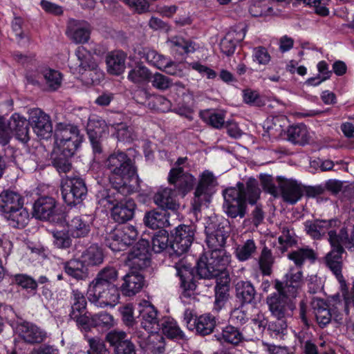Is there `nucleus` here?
<instances>
[{"label":"nucleus","instance_id":"nucleus-1","mask_svg":"<svg viewBox=\"0 0 354 354\" xmlns=\"http://www.w3.org/2000/svg\"><path fill=\"white\" fill-rule=\"evenodd\" d=\"M353 241L354 224L352 223L350 218L344 223L339 234L333 231L329 232L328 241L332 249L324 259L326 267L335 275L340 283L344 312L348 317L347 328L351 330H354V323L352 322L351 317L349 316V308L354 307V285L349 291L342 274V269L343 264L342 254L345 252L344 246L351 248Z\"/></svg>","mask_w":354,"mask_h":354},{"label":"nucleus","instance_id":"nucleus-2","mask_svg":"<svg viewBox=\"0 0 354 354\" xmlns=\"http://www.w3.org/2000/svg\"><path fill=\"white\" fill-rule=\"evenodd\" d=\"M167 181L174 194L184 198L196 186L192 202L194 211H200L203 205L207 206L211 201L214 188L217 182L213 173L205 170L196 178L184 168H171L168 174Z\"/></svg>","mask_w":354,"mask_h":354},{"label":"nucleus","instance_id":"nucleus-3","mask_svg":"<svg viewBox=\"0 0 354 354\" xmlns=\"http://www.w3.org/2000/svg\"><path fill=\"white\" fill-rule=\"evenodd\" d=\"M260 194L258 181L252 178L248 179L245 185L239 182L236 187L225 189L223 191V205L225 214L231 218L245 217L247 212V199L250 205H254L259 198Z\"/></svg>","mask_w":354,"mask_h":354},{"label":"nucleus","instance_id":"nucleus-4","mask_svg":"<svg viewBox=\"0 0 354 354\" xmlns=\"http://www.w3.org/2000/svg\"><path fill=\"white\" fill-rule=\"evenodd\" d=\"M111 185H133L140 188L135 161L121 151L111 153L104 162Z\"/></svg>","mask_w":354,"mask_h":354},{"label":"nucleus","instance_id":"nucleus-5","mask_svg":"<svg viewBox=\"0 0 354 354\" xmlns=\"http://www.w3.org/2000/svg\"><path fill=\"white\" fill-rule=\"evenodd\" d=\"M176 275L180 279V287L183 290L182 294L185 297L189 298L194 295L197 287L196 275L199 279H212L219 276L211 262L207 259V254L203 253L196 261L194 268L185 265H176Z\"/></svg>","mask_w":354,"mask_h":354},{"label":"nucleus","instance_id":"nucleus-6","mask_svg":"<svg viewBox=\"0 0 354 354\" xmlns=\"http://www.w3.org/2000/svg\"><path fill=\"white\" fill-rule=\"evenodd\" d=\"M103 250L97 244H91L78 258L62 263L64 272L77 281H86L89 277L88 267L99 266L104 262Z\"/></svg>","mask_w":354,"mask_h":354},{"label":"nucleus","instance_id":"nucleus-7","mask_svg":"<svg viewBox=\"0 0 354 354\" xmlns=\"http://www.w3.org/2000/svg\"><path fill=\"white\" fill-rule=\"evenodd\" d=\"M83 139L77 126L67 125L64 129L55 131L54 150L66 154V156H73Z\"/></svg>","mask_w":354,"mask_h":354},{"label":"nucleus","instance_id":"nucleus-8","mask_svg":"<svg viewBox=\"0 0 354 354\" xmlns=\"http://www.w3.org/2000/svg\"><path fill=\"white\" fill-rule=\"evenodd\" d=\"M87 296L88 300L97 306H113L119 301V288L117 286H109L93 279L88 285Z\"/></svg>","mask_w":354,"mask_h":354},{"label":"nucleus","instance_id":"nucleus-9","mask_svg":"<svg viewBox=\"0 0 354 354\" xmlns=\"http://www.w3.org/2000/svg\"><path fill=\"white\" fill-rule=\"evenodd\" d=\"M138 236V232L134 226L126 225L115 227L107 232L103 243L113 252H120L131 245Z\"/></svg>","mask_w":354,"mask_h":354},{"label":"nucleus","instance_id":"nucleus-10","mask_svg":"<svg viewBox=\"0 0 354 354\" xmlns=\"http://www.w3.org/2000/svg\"><path fill=\"white\" fill-rule=\"evenodd\" d=\"M88 192L85 180L80 176L68 177L61 186V194L64 202L68 206L81 203Z\"/></svg>","mask_w":354,"mask_h":354},{"label":"nucleus","instance_id":"nucleus-11","mask_svg":"<svg viewBox=\"0 0 354 354\" xmlns=\"http://www.w3.org/2000/svg\"><path fill=\"white\" fill-rule=\"evenodd\" d=\"M109 189H104L100 191L97 197L98 203L105 207H109V205L115 207L119 204L132 193L137 192L140 189L133 185H111Z\"/></svg>","mask_w":354,"mask_h":354},{"label":"nucleus","instance_id":"nucleus-12","mask_svg":"<svg viewBox=\"0 0 354 354\" xmlns=\"http://www.w3.org/2000/svg\"><path fill=\"white\" fill-rule=\"evenodd\" d=\"M195 227L191 225H180L171 232L169 248L176 256L187 252L194 239Z\"/></svg>","mask_w":354,"mask_h":354},{"label":"nucleus","instance_id":"nucleus-13","mask_svg":"<svg viewBox=\"0 0 354 354\" xmlns=\"http://www.w3.org/2000/svg\"><path fill=\"white\" fill-rule=\"evenodd\" d=\"M266 304L273 317H292L296 309L292 299L277 290L266 297Z\"/></svg>","mask_w":354,"mask_h":354},{"label":"nucleus","instance_id":"nucleus-14","mask_svg":"<svg viewBox=\"0 0 354 354\" xmlns=\"http://www.w3.org/2000/svg\"><path fill=\"white\" fill-rule=\"evenodd\" d=\"M75 55L76 62L71 59L68 60V66L74 74H84L89 73V75L94 73L100 76V68L91 54L83 46L77 48Z\"/></svg>","mask_w":354,"mask_h":354},{"label":"nucleus","instance_id":"nucleus-15","mask_svg":"<svg viewBox=\"0 0 354 354\" xmlns=\"http://www.w3.org/2000/svg\"><path fill=\"white\" fill-rule=\"evenodd\" d=\"M56 200L50 196H42L37 199L32 207V215L41 221L58 223L62 221V215L58 213Z\"/></svg>","mask_w":354,"mask_h":354},{"label":"nucleus","instance_id":"nucleus-16","mask_svg":"<svg viewBox=\"0 0 354 354\" xmlns=\"http://www.w3.org/2000/svg\"><path fill=\"white\" fill-rule=\"evenodd\" d=\"M149 241L141 239L128 254L127 260L131 270H142L150 266L151 253Z\"/></svg>","mask_w":354,"mask_h":354},{"label":"nucleus","instance_id":"nucleus-17","mask_svg":"<svg viewBox=\"0 0 354 354\" xmlns=\"http://www.w3.org/2000/svg\"><path fill=\"white\" fill-rule=\"evenodd\" d=\"M16 332L21 339L30 345L41 344L48 338L44 329L26 320L17 322Z\"/></svg>","mask_w":354,"mask_h":354},{"label":"nucleus","instance_id":"nucleus-18","mask_svg":"<svg viewBox=\"0 0 354 354\" xmlns=\"http://www.w3.org/2000/svg\"><path fill=\"white\" fill-rule=\"evenodd\" d=\"M303 283V272L300 270L295 272L294 269H290L284 275L283 281H274V287L276 290L294 299L297 296Z\"/></svg>","mask_w":354,"mask_h":354},{"label":"nucleus","instance_id":"nucleus-19","mask_svg":"<svg viewBox=\"0 0 354 354\" xmlns=\"http://www.w3.org/2000/svg\"><path fill=\"white\" fill-rule=\"evenodd\" d=\"M105 339L113 348L114 354H136V344L123 330H111L106 335Z\"/></svg>","mask_w":354,"mask_h":354},{"label":"nucleus","instance_id":"nucleus-20","mask_svg":"<svg viewBox=\"0 0 354 354\" xmlns=\"http://www.w3.org/2000/svg\"><path fill=\"white\" fill-rule=\"evenodd\" d=\"M71 304L70 318L75 321L77 325L82 328L88 327V317L91 313L86 309L87 301L84 294L79 290H73Z\"/></svg>","mask_w":354,"mask_h":354},{"label":"nucleus","instance_id":"nucleus-21","mask_svg":"<svg viewBox=\"0 0 354 354\" xmlns=\"http://www.w3.org/2000/svg\"><path fill=\"white\" fill-rule=\"evenodd\" d=\"M29 124L33 131L38 137L42 139H48L51 137L53 133L52 123L50 117L40 109H35L30 111Z\"/></svg>","mask_w":354,"mask_h":354},{"label":"nucleus","instance_id":"nucleus-22","mask_svg":"<svg viewBox=\"0 0 354 354\" xmlns=\"http://www.w3.org/2000/svg\"><path fill=\"white\" fill-rule=\"evenodd\" d=\"M277 180L284 202L293 205L304 195V185L292 178L277 176Z\"/></svg>","mask_w":354,"mask_h":354},{"label":"nucleus","instance_id":"nucleus-23","mask_svg":"<svg viewBox=\"0 0 354 354\" xmlns=\"http://www.w3.org/2000/svg\"><path fill=\"white\" fill-rule=\"evenodd\" d=\"M206 243L210 250L225 249L228 232L222 223H210L205 227Z\"/></svg>","mask_w":354,"mask_h":354},{"label":"nucleus","instance_id":"nucleus-24","mask_svg":"<svg viewBox=\"0 0 354 354\" xmlns=\"http://www.w3.org/2000/svg\"><path fill=\"white\" fill-rule=\"evenodd\" d=\"M140 326L149 333H156L160 331V321L158 319V311L149 302L145 301L140 304L139 310Z\"/></svg>","mask_w":354,"mask_h":354},{"label":"nucleus","instance_id":"nucleus-25","mask_svg":"<svg viewBox=\"0 0 354 354\" xmlns=\"http://www.w3.org/2000/svg\"><path fill=\"white\" fill-rule=\"evenodd\" d=\"M255 337L256 333L249 325L245 326L241 330L232 325H227L222 330L223 341L235 346L243 341L253 340Z\"/></svg>","mask_w":354,"mask_h":354},{"label":"nucleus","instance_id":"nucleus-26","mask_svg":"<svg viewBox=\"0 0 354 354\" xmlns=\"http://www.w3.org/2000/svg\"><path fill=\"white\" fill-rule=\"evenodd\" d=\"M93 220L92 216L86 214L76 216L68 220L66 226L71 236L74 239L87 237L91 232Z\"/></svg>","mask_w":354,"mask_h":354},{"label":"nucleus","instance_id":"nucleus-27","mask_svg":"<svg viewBox=\"0 0 354 354\" xmlns=\"http://www.w3.org/2000/svg\"><path fill=\"white\" fill-rule=\"evenodd\" d=\"M122 283L119 288L124 296L132 297L139 292L145 286L144 276L138 271L131 270L122 277Z\"/></svg>","mask_w":354,"mask_h":354},{"label":"nucleus","instance_id":"nucleus-28","mask_svg":"<svg viewBox=\"0 0 354 354\" xmlns=\"http://www.w3.org/2000/svg\"><path fill=\"white\" fill-rule=\"evenodd\" d=\"M341 221L337 218L330 220H315L313 222L307 221L305 224L307 233L316 239H320L325 234L333 231L340 226Z\"/></svg>","mask_w":354,"mask_h":354},{"label":"nucleus","instance_id":"nucleus-29","mask_svg":"<svg viewBox=\"0 0 354 354\" xmlns=\"http://www.w3.org/2000/svg\"><path fill=\"white\" fill-rule=\"evenodd\" d=\"M247 26L236 28L229 30L220 41V49L227 56L234 54L237 44L243 40Z\"/></svg>","mask_w":354,"mask_h":354},{"label":"nucleus","instance_id":"nucleus-30","mask_svg":"<svg viewBox=\"0 0 354 354\" xmlns=\"http://www.w3.org/2000/svg\"><path fill=\"white\" fill-rule=\"evenodd\" d=\"M235 296L241 307L245 305L257 304V292L250 281L240 280L235 284Z\"/></svg>","mask_w":354,"mask_h":354},{"label":"nucleus","instance_id":"nucleus-31","mask_svg":"<svg viewBox=\"0 0 354 354\" xmlns=\"http://www.w3.org/2000/svg\"><path fill=\"white\" fill-rule=\"evenodd\" d=\"M136 204L133 199L127 198L123 201L112 207L111 217L118 223H125L133 218Z\"/></svg>","mask_w":354,"mask_h":354},{"label":"nucleus","instance_id":"nucleus-32","mask_svg":"<svg viewBox=\"0 0 354 354\" xmlns=\"http://www.w3.org/2000/svg\"><path fill=\"white\" fill-rule=\"evenodd\" d=\"M176 196L177 195L174 194L171 187H166L160 189L154 194L153 201L158 207L165 212L167 210L176 211L179 205L176 203Z\"/></svg>","mask_w":354,"mask_h":354},{"label":"nucleus","instance_id":"nucleus-33","mask_svg":"<svg viewBox=\"0 0 354 354\" xmlns=\"http://www.w3.org/2000/svg\"><path fill=\"white\" fill-rule=\"evenodd\" d=\"M11 133H14L16 138L22 142H27L30 140L29 121L19 114H13L8 120Z\"/></svg>","mask_w":354,"mask_h":354},{"label":"nucleus","instance_id":"nucleus-34","mask_svg":"<svg viewBox=\"0 0 354 354\" xmlns=\"http://www.w3.org/2000/svg\"><path fill=\"white\" fill-rule=\"evenodd\" d=\"M311 306L317 324L322 328H325L332 319L331 310L328 304L324 299L313 298Z\"/></svg>","mask_w":354,"mask_h":354},{"label":"nucleus","instance_id":"nucleus-35","mask_svg":"<svg viewBox=\"0 0 354 354\" xmlns=\"http://www.w3.org/2000/svg\"><path fill=\"white\" fill-rule=\"evenodd\" d=\"M24 206V197L18 192L7 189L0 194V211L3 214Z\"/></svg>","mask_w":354,"mask_h":354},{"label":"nucleus","instance_id":"nucleus-36","mask_svg":"<svg viewBox=\"0 0 354 354\" xmlns=\"http://www.w3.org/2000/svg\"><path fill=\"white\" fill-rule=\"evenodd\" d=\"M127 55L120 50L112 51L106 56L107 71L111 75H120L125 69Z\"/></svg>","mask_w":354,"mask_h":354},{"label":"nucleus","instance_id":"nucleus-37","mask_svg":"<svg viewBox=\"0 0 354 354\" xmlns=\"http://www.w3.org/2000/svg\"><path fill=\"white\" fill-rule=\"evenodd\" d=\"M142 222L146 227L152 230L163 229L165 223L168 222L166 212L156 208L147 210L145 212Z\"/></svg>","mask_w":354,"mask_h":354},{"label":"nucleus","instance_id":"nucleus-38","mask_svg":"<svg viewBox=\"0 0 354 354\" xmlns=\"http://www.w3.org/2000/svg\"><path fill=\"white\" fill-rule=\"evenodd\" d=\"M288 140L295 145L304 146L310 141L307 127L304 124L292 125L287 130Z\"/></svg>","mask_w":354,"mask_h":354},{"label":"nucleus","instance_id":"nucleus-39","mask_svg":"<svg viewBox=\"0 0 354 354\" xmlns=\"http://www.w3.org/2000/svg\"><path fill=\"white\" fill-rule=\"evenodd\" d=\"M207 259L211 262L218 275L223 273L230 262L231 256L225 249L212 250L207 254Z\"/></svg>","mask_w":354,"mask_h":354},{"label":"nucleus","instance_id":"nucleus-40","mask_svg":"<svg viewBox=\"0 0 354 354\" xmlns=\"http://www.w3.org/2000/svg\"><path fill=\"white\" fill-rule=\"evenodd\" d=\"M160 330L169 339L184 340L185 335L178 326L176 322L171 317H164L160 320Z\"/></svg>","mask_w":354,"mask_h":354},{"label":"nucleus","instance_id":"nucleus-41","mask_svg":"<svg viewBox=\"0 0 354 354\" xmlns=\"http://www.w3.org/2000/svg\"><path fill=\"white\" fill-rule=\"evenodd\" d=\"M66 34L76 44L86 43L90 38L88 28L81 26L73 19L68 23Z\"/></svg>","mask_w":354,"mask_h":354},{"label":"nucleus","instance_id":"nucleus-42","mask_svg":"<svg viewBox=\"0 0 354 354\" xmlns=\"http://www.w3.org/2000/svg\"><path fill=\"white\" fill-rule=\"evenodd\" d=\"M9 225L14 228H24L28 223L29 214L23 206L4 214Z\"/></svg>","mask_w":354,"mask_h":354},{"label":"nucleus","instance_id":"nucleus-43","mask_svg":"<svg viewBox=\"0 0 354 354\" xmlns=\"http://www.w3.org/2000/svg\"><path fill=\"white\" fill-rule=\"evenodd\" d=\"M215 301L214 308L217 310L221 308L224 304L227 301L230 291V279L228 277L220 279L216 281V285L214 288Z\"/></svg>","mask_w":354,"mask_h":354},{"label":"nucleus","instance_id":"nucleus-44","mask_svg":"<svg viewBox=\"0 0 354 354\" xmlns=\"http://www.w3.org/2000/svg\"><path fill=\"white\" fill-rule=\"evenodd\" d=\"M194 324L196 333L205 336L214 331L216 321L214 316L208 313L195 318Z\"/></svg>","mask_w":354,"mask_h":354},{"label":"nucleus","instance_id":"nucleus-45","mask_svg":"<svg viewBox=\"0 0 354 354\" xmlns=\"http://www.w3.org/2000/svg\"><path fill=\"white\" fill-rule=\"evenodd\" d=\"M288 258L293 261L295 264L301 268L305 261H308L313 263L315 262L317 256L316 252L309 248H301L297 250L292 251L288 254Z\"/></svg>","mask_w":354,"mask_h":354},{"label":"nucleus","instance_id":"nucleus-46","mask_svg":"<svg viewBox=\"0 0 354 354\" xmlns=\"http://www.w3.org/2000/svg\"><path fill=\"white\" fill-rule=\"evenodd\" d=\"M171 48L180 55H187L196 50L195 43L182 37H174L171 41Z\"/></svg>","mask_w":354,"mask_h":354},{"label":"nucleus","instance_id":"nucleus-47","mask_svg":"<svg viewBox=\"0 0 354 354\" xmlns=\"http://www.w3.org/2000/svg\"><path fill=\"white\" fill-rule=\"evenodd\" d=\"M73 156H66V154H62L56 150L53 151L50 156L52 165L59 173H66L72 168L71 158Z\"/></svg>","mask_w":354,"mask_h":354},{"label":"nucleus","instance_id":"nucleus-48","mask_svg":"<svg viewBox=\"0 0 354 354\" xmlns=\"http://www.w3.org/2000/svg\"><path fill=\"white\" fill-rule=\"evenodd\" d=\"M88 327H83L85 331H88L92 327H111L113 326V318L106 312H101L88 317Z\"/></svg>","mask_w":354,"mask_h":354},{"label":"nucleus","instance_id":"nucleus-49","mask_svg":"<svg viewBox=\"0 0 354 354\" xmlns=\"http://www.w3.org/2000/svg\"><path fill=\"white\" fill-rule=\"evenodd\" d=\"M41 74L49 91H55L61 86L62 76L58 71L45 68L41 70Z\"/></svg>","mask_w":354,"mask_h":354},{"label":"nucleus","instance_id":"nucleus-50","mask_svg":"<svg viewBox=\"0 0 354 354\" xmlns=\"http://www.w3.org/2000/svg\"><path fill=\"white\" fill-rule=\"evenodd\" d=\"M170 240L167 231L164 229L159 230L152 238V250L156 253H160L169 248Z\"/></svg>","mask_w":354,"mask_h":354},{"label":"nucleus","instance_id":"nucleus-51","mask_svg":"<svg viewBox=\"0 0 354 354\" xmlns=\"http://www.w3.org/2000/svg\"><path fill=\"white\" fill-rule=\"evenodd\" d=\"M50 234L53 237V244L57 248L68 249L71 247L73 237L71 236L68 229L66 231L53 230L50 231Z\"/></svg>","mask_w":354,"mask_h":354},{"label":"nucleus","instance_id":"nucleus-52","mask_svg":"<svg viewBox=\"0 0 354 354\" xmlns=\"http://www.w3.org/2000/svg\"><path fill=\"white\" fill-rule=\"evenodd\" d=\"M151 73L150 71L142 64H137L128 74V79L133 83H142L149 80Z\"/></svg>","mask_w":354,"mask_h":354},{"label":"nucleus","instance_id":"nucleus-53","mask_svg":"<svg viewBox=\"0 0 354 354\" xmlns=\"http://www.w3.org/2000/svg\"><path fill=\"white\" fill-rule=\"evenodd\" d=\"M13 281L17 286L26 290L29 293L35 295L37 290V281L26 274H17L13 277Z\"/></svg>","mask_w":354,"mask_h":354},{"label":"nucleus","instance_id":"nucleus-54","mask_svg":"<svg viewBox=\"0 0 354 354\" xmlns=\"http://www.w3.org/2000/svg\"><path fill=\"white\" fill-rule=\"evenodd\" d=\"M118 278V272L116 268L113 266H106L97 272L94 279L109 286H116L115 282Z\"/></svg>","mask_w":354,"mask_h":354},{"label":"nucleus","instance_id":"nucleus-55","mask_svg":"<svg viewBox=\"0 0 354 354\" xmlns=\"http://www.w3.org/2000/svg\"><path fill=\"white\" fill-rule=\"evenodd\" d=\"M257 247L252 239L247 240L243 245L236 249V257L240 261H245L250 259L256 252Z\"/></svg>","mask_w":354,"mask_h":354},{"label":"nucleus","instance_id":"nucleus-56","mask_svg":"<svg viewBox=\"0 0 354 354\" xmlns=\"http://www.w3.org/2000/svg\"><path fill=\"white\" fill-rule=\"evenodd\" d=\"M273 261L271 250L265 246L259 259V268L263 275L269 276L272 274Z\"/></svg>","mask_w":354,"mask_h":354},{"label":"nucleus","instance_id":"nucleus-57","mask_svg":"<svg viewBox=\"0 0 354 354\" xmlns=\"http://www.w3.org/2000/svg\"><path fill=\"white\" fill-rule=\"evenodd\" d=\"M200 116L203 121L215 129H221L225 124L224 116L221 113L203 111L200 112Z\"/></svg>","mask_w":354,"mask_h":354},{"label":"nucleus","instance_id":"nucleus-58","mask_svg":"<svg viewBox=\"0 0 354 354\" xmlns=\"http://www.w3.org/2000/svg\"><path fill=\"white\" fill-rule=\"evenodd\" d=\"M123 324L128 327L129 329L133 330L137 322L133 316V306L132 304H127L120 306L118 309Z\"/></svg>","mask_w":354,"mask_h":354},{"label":"nucleus","instance_id":"nucleus-59","mask_svg":"<svg viewBox=\"0 0 354 354\" xmlns=\"http://www.w3.org/2000/svg\"><path fill=\"white\" fill-rule=\"evenodd\" d=\"M106 122L104 120L99 118L89 119L86 131L88 136H102L105 132Z\"/></svg>","mask_w":354,"mask_h":354},{"label":"nucleus","instance_id":"nucleus-60","mask_svg":"<svg viewBox=\"0 0 354 354\" xmlns=\"http://www.w3.org/2000/svg\"><path fill=\"white\" fill-rule=\"evenodd\" d=\"M276 319L268 322V330L271 335H283L287 330L288 317H274Z\"/></svg>","mask_w":354,"mask_h":354},{"label":"nucleus","instance_id":"nucleus-61","mask_svg":"<svg viewBox=\"0 0 354 354\" xmlns=\"http://www.w3.org/2000/svg\"><path fill=\"white\" fill-rule=\"evenodd\" d=\"M145 59L151 65L156 66L160 70H162V67L167 64L168 57L159 54L154 50H149L145 53Z\"/></svg>","mask_w":354,"mask_h":354},{"label":"nucleus","instance_id":"nucleus-62","mask_svg":"<svg viewBox=\"0 0 354 354\" xmlns=\"http://www.w3.org/2000/svg\"><path fill=\"white\" fill-rule=\"evenodd\" d=\"M111 125L115 129L116 136L119 140L128 141L132 138L133 129L127 123H113Z\"/></svg>","mask_w":354,"mask_h":354},{"label":"nucleus","instance_id":"nucleus-63","mask_svg":"<svg viewBox=\"0 0 354 354\" xmlns=\"http://www.w3.org/2000/svg\"><path fill=\"white\" fill-rule=\"evenodd\" d=\"M151 84L154 88L160 91L167 90L172 85L171 80L160 73H156L152 76Z\"/></svg>","mask_w":354,"mask_h":354},{"label":"nucleus","instance_id":"nucleus-64","mask_svg":"<svg viewBox=\"0 0 354 354\" xmlns=\"http://www.w3.org/2000/svg\"><path fill=\"white\" fill-rule=\"evenodd\" d=\"M252 58L259 65H267L271 59L268 50L263 46L255 47L253 49Z\"/></svg>","mask_w":354,"mask_h":354}]
</instances>
